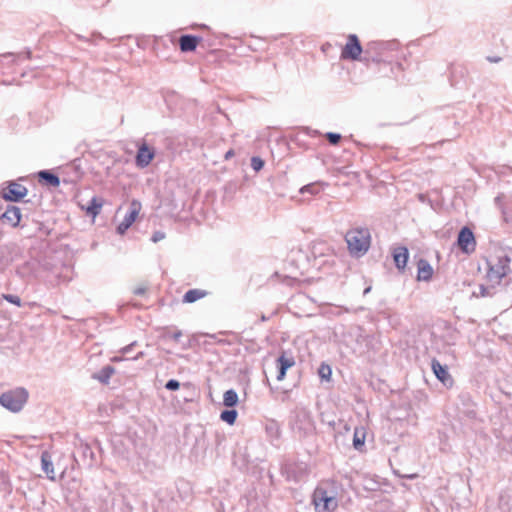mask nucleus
<instances>
[{"label":"nucleus","instance_id":"aec40b11","mask_svg":"<svg viewBox=\"0 0 512 512\" xmlns=\"http://www.w3.org/2000/svg\"><path fill=\"white\" fill-rule=\"evenodd\" d=\"M366 430L364 427H356L353 435V447L357 451H362L365 446Z\"/></svg>","mask_w":512,"mask_h":512},{"label":"nucleus","instance_id":"412c9836","mask_svg":"<svg viewBox=\"0 0 512 512\" xmlns=\"http://www.w3.org/2000/svg\"><path fill=\"white\" fill-rule=\"evenodd\" d=\"M495 204L497 207L501 210V213L503 215V219L506 222H509L512 220V203H504L501 196H497L495 198Z\"/></svg>","mask_w":512,"mask_h":512},{"label":"nucleus","instance_id":"20e7f679","mask_svg":"<svg viewBox=\"0 0 512 512\" xmlns=\"http://www.w3.org/2000/svg\"><path fill=\"white\" fill-rule=\"evenodd\" d=\"M370 231L368 228H353L346 235L345 240L352 255L362 256L370 247Z\"/></svg>","mask_w":512,"mask_h":512},{"label":"nucleus","instance_id":"393cba45","mask_svg":"<svg viewBox=\"0 0 512 512\" xmlns=\"http://www.w3.org/2000/svg\"><path fill=\"white\" fill-rule=\"evenodd\" d=\"M239 402V397L234 389L227 390L223 395V405L228 408L235 407Z\"/></svg>","mask_w":512,"mask_h":512},{"label":"nucleus","instance_id":"473e14b6","mask_svg":"<svg viewBox=\"0 0 512 512\" xmlns=\"http://www.w3.org/2000/svg\"><path fill=\"white\" fill-rule=\"evenodd\" d=\"M325 137L331 145H337L342 138L341 134L334 132H327Z\"/></svg>","mask_w":512,"mask_h":512},{"label":"nucleus","instance_id":"7ed1b4c3","mask_svg":"<svg viewBox=\"0 0 512 512\" xmlns=\"http://www.w3.org/2000/svg\"><path fill=\"white\" fill-rule=\"evenodd\" d=\"M289 426L294 433L304 437L312 433L315 423L311 412L305 407H296L290 415Z\"/></svg>","mask_w":512,"mask_h":512},{"label":"nucleus","instance_id":"ea45409f","mask_svg":"<svg viewBox=\"0 0 512 512\" xmlns=\"http://www.w3.org/2000/svg\"><path fill=\"white\" fill-rule=\"evenodd\" d=\"M234 154H235V153H234V150H233V149L228 150V151L225 153V156H224L225 160L230 159L231 157H233V156H234Z\"/></svg>","mask_w":512,"mask_h":512},{"label":"nucleus","instance_id":"c03bdc74","mask_svg":"<svg viewBox=\"0 0 512 512\" xmlns=\"http://www.w3.org/2000/svg\"><path fill=\"white\" fill-rule=\"evenodd\" d=\"M120 360H121V358H120V357H117V356H115V357H113V358H112V361H114V362H117V361H120Z\"/></svg>","mask_w":512,"mask_h":512},{"label":"nucleus","instance_id":"a878e982","mask_svg":"<svg viewBox=\"0 0 512 512\" xmlns=\"http://www.w3.org/2000/svg\"><path fill=\"white\" fill-rule=\"evenodd\" d=\"M79 450L84 458H88L90 460L89 466H93L96 461V456L91 446L88 443H81L79 446Z\"/></svg>","mask_w":512,"mask_h":512},{"label":"nucleus","instance_id":"0eeeda50","mask_svg":"<svg viewBox=\"0 0 512 512\" xmlns=\"http://www.w3.org/2000/svg\"><path fill=\"white\" fill-rule=\"evenodd\" d=\"M362 53L361 43L355 34H350L347 43L342 48L341 58L348 60H358Z\"/></svg>","mask_w":512,"mask_h":512},{"label":"nucleus","instance_id":"72a5a7b5","mask_svg":"<svg viewBox=\"0 0 512 512\" xmlns=\"http://www.w3.org/2000/svg\"><path fill=\"white\" fill-rule=\"evenodd\" d=\"M3 299H5L7 302L14 304L16 306H21V299L19 296L14 294H4Z\"/></svg>","mask_w":512,"mask_h":512},{"label":"nucleus","instance_id":"6e6552de","mask_svg":"<svg viewBox=\"0 0 512 512\" xmlns=\"http://www.w3.org/2000/svg\"><path fill=\"white\" fill-rule=\"evenodd\" d=\"M141 209V203L137 200H132L129 211L126 213L122 222L117 226V233L123 235L135 222L139 211Z\"/></svg>","mask_w":512,"mask_h":512},{"label":"nucleus","instance_id":"b1692460","mask_svg":"<svg viewBox=\"0 0 512 512\" xmlns=\"http://www.w3.org/2000/svg\"><path fill=\"white\" fill-rule=\"evenodd\" d=\"M207 294L206 291L200 290V289H190L188 290L184 296H183V302L184 303H193L203 297H205Z\"/></svg>","mask_w":512,"mask_h":512},{"label":"nucleus","instance_id":"c85d7f7f","mask_svg":"<svg viewBox=\"0 0 512 512\" xmlns=\"http://www.w3.org/2000/svg\"><path fill=\"white\" fill-rule=\"evenodd\" d=\"M318 375L322 380H330L332 369L328 364L322 363L318 369Z\"/></svg>","mask_w":512,"mask_h":512},{"label":"nucleus","instance_id":"1a4fd4ad","mask_svg":"<svg viewBox=\"0 0 512 512\" xmlns=\"http://www.w3.org/2000/svg\"><path fill=\"white\" fill-rule=\"evenodd\" d=\"M457 243L459 248L465 253H471L475 250L476 241L472 230L465 226L458 233Z\"/></svg>","mask_w":512,"mask_h":512},{"label":"nucleus","instance_id":"dca6fc26","mask_svg":"<svg viewBox=\"0 0 512 512\" xmlns=\"http://www.w3.org/2000/svg\"><path fill=\"white\" fill-rule=\"evenodd\" d=\"M418 273L417 280L418 281H429L433 275V268L430 263L426 259H419L417 263Z\"/></svg>","mask_w":512,"mask_h":512},{"label":"nucleus","instance_id":"5701e85b","mask_svg":"<svg viewBox=\"0 0 512 512\" xmlns=\"http://www.w3.org/2000/svg\"><path fill=\"white\" fill-rule=\"evenodd\" d=\"M265 431L271 439H278L281 435L280 424L275 420L266 422Z\"/></svg>","mask_w":512,"mask_h":512},{"label":"nucleus","instance_id":"c9c22d12","mask_svg":"<svg viewBox=\"0 0 512 512\" xmlns=\"http://www.w3.org/2000/svg\"><path fill=\"white\" fill-rule=\"evenodd\" d=\"M165 238V233L162 231H156L153 233L151 240L157 243Z\"/></svg>","mask_w":512,"mask_h":512},{"label":"nucleus","instance_id":"e433bc0d","mask_svg":"<svg viewBox=\"0 0 512 512\" xmlns=\"http://www.w3.org/2000/svg\"><path fill=\"white\" fill-rule=\"evenodd\" d=\"M135 345H136V341H134V342L130 343L129 345H127V346L123 347V348L121 349V351H120V352H121L122 354H128V353H130V352L132 351V348H133Z\"/></svg>","mask_w":512,"mask_h":512},{"label":"nucleus","instance_id":"a211bd4d","mask_svg":"<svg viewBox=\"0 0 512 512\" xmlns=\"http://www.w3.org/2000/svg\"><path fill=\"white\" fill-rule=\"evenodd\" d=\"M39 182L44 183L50 187H58L60 185V178L50 170H41L38 172Z\"/></svg>","mask_w":512,"mask_h":512},{"label":"nucleus","instance_id":"9d476101","mask_svg":"<svg viewBox=\"0 0 512 512\" xmlns=\"http://www.w3.org/2000/svg\"><path fill=\"white\" fill-rule=\"evenodd\" d=\"M154 157L155 150L143 142L138 146V151L135 157L136 166L139 168H146L152 162Z\"/></svg>","mask_w":512,"mask_h":512},{"label":"nucleus","instance_id":"49530a36","mask_svg":"<svg viewBox=\"0 0 512 512\" xmlns=\"http://www.w3.org/2000/svg\"><path fill=\"white\" fill-rule=\"evenodd\" d=\"M261 319H262V321L267 320V318H266L264 315L262 316V318H261Z\"/></svg>","mask_w":512,"mask_h":512},{"label":"nucleus","instance_id":"f8f14e48","mask_svg":"<svg viewBox=\"0 0 512 512\" xmlns=\"http://www.w3.org/2000/svg\"><path fill=\"white\" fill-rule=\"evenodd\" d=\"M21 209L15 205H7L1 219L4 223L9 224L11 227H17L21 221Z\"/></svg>","mask_w":512,"mask_h":512},{"label":"nucleus","instance_id":"37998d69","mask_svg":"<svg viewBox=\"0 0 512 512\" xmlns=\"http://www.w3.org/2000/svg\"><path fill=\"white\" fill-rule=\"evenodd\" d=\"M370 290H371V287H367V288L364 290L363 294H364V295L368 294V293L370 292Z\"/></svg>","mask_w":512,"mask_h":512},{"label":"nucleus","instance_id":"4c0bfd02","mask_svg":"<svg viewBox=\"0 0 512 512\" xmlns=\"http://www.w3.org/2000/svg\"><path fill=\"white\" fill-rule=\"evenodd\" d=\"M145 292H146V287H144V286H139V287L135 288L133 291V293L138 296L143 295Z\"/></svg>","mask_w":512,"mask_h":512},{"label":"nucleus","instance_id":"ddd939ff","mask_svg":"<svg viewBox=\"0 0 512 512\" xmlns=\"http://www.w3.org/2000/svg\"><path fill=\"white\" fill-rule=\"evenodd\" d=\"M277 362V380L282 381L287 373V370L295 365V360L293 356H287L285 352H283L276 360Z\"/></svg>","mask_w":512,"mask_h":512},{"label":"nucleus","instance_id":"bb28decb","mask_svg":"<svg viewBox=\"0 0 512 512\" xmlns=\"http://www.w3.org/2000/svg\"><path fill=\"white\" fill-rule=\"evenodd\" d=\"M237 416L238 412L233 408L223 410L220 413V419L229 425H233L236 422Z\"/></svg>","mask_w":512,"mask_h":512},{"label":"nucleus","instance_id":"7c9ffc66","mask_svg":"<svg viewBox=\"0 0 512 512\" xmlns=\"http://www.w3.org/2000/svg\"><path fill=\"white\" fill-rule=\"evenodd\" d=\"M22 55H24L25 58L30 59L31 52L26 51L25 53H19V54H14L12 52H8V53L0 54V58L13 57L12 63H16L17 59H19Z\"/></svg>","mask_w":512,"mask_h":512},{"label":"nucleus","instance_id":"79ce46f5","mask_svg":"<svg viewBox=\"0 0 512 512\" xmlns=\"http://www.w3.org/2000/svg\"><path fill=\"white\" fill-rule=\"evenodd\" d=\"M144 353L143 352H139L135 357H133L132 359L133 360H136V359H139L141 357H143Z\"/></svg>","mask_w":512,"mask_h":512},{"label":"nucleus","instance_id":"a18cd8bd","mask_svg":"<svg viewBox=\"0 0 512 512\" xmlns=\"http://www.w3.org/2000/svg\"><path fill=\"white\" fill-rule=\"evenodd\" d=\"M71 166H72L74 169H76V170H78V168H79V167L75 164V162H73Z\"/></svg>","mask_w":512,"mask_h":512},{"label":"nucleus","instance_id":"423d86ee","mask_svg":"<svg viewBox=\"0 0 512 512\" xmlns=\"http://www.w3.org/2000/svg\"><path fill=\"white\" fill-rule=\"evenodd\" d=\"M28 193V189L15 181H9L6 183V186L2 187L0 194L1 197L9 202H19L21 201Z\"/></svg>","mask_w":512,"mask_h":512},{"label":"nucleus","instance_id":"cd10ccee","mask_svg":"<svg viewBox=\"0 0 512 512\" xmlns=\"http://www.w3.org/2000/svg\"><path fill=\"white\" fill-rule=\"evenodd\" d=\"M496 287L497 286H492L491 283H488V285L481 284L479 286V293L474 292L473 294L477 297H492L496 293Z\"/></svg>","mask_w":512,"mask_h":512},{"label":"nucleus","instance_id":"a19ab883","mask_svg":"<svg viewBox=\"0 0 512 512\" xmlns=\"http://www.w3.org/2000/svg\"><path fill=\"white\" fill-rule=\"evenodd\" d=\"M487 60L491 63H498L499 61H501V58L500 57H487Z\"/></svg>","mask_w":512,"mask_h":512},{"label":"nucleus","instance_id":"f257e3e1","mask_svg":"<svg viewBox=\"0 0 512 512\" xmlns=\"http://www.w3.org/2000/svg\"><path fill=\"white\" fill-rule=\"evenodd\" d=\"M341 491V485L337 481L333 479L321 481L312 495L315 512L335 511L338 507V496Z\"/></svg>","mask_w":512,"mask_h":512},{"label":"nucleus","instance_id":"6ab92c4d","mask_svg":"<svg viewBox=\"0 0 512 512\" xmlns=\"http://www.w3.org/2000/svg\"><path fill=\"white\" fill-rule=\"evenodd\" d=\"M41 467L44 473L47 475V477L54 481L55 480V474H54V466L52 462V457L48 451H44L41 454Z\"/></svg>","mask_w":512,"mask_h":512},{"label":"nucleus","instance_id":"39448f33","mask_svg":"<svg viewBox=\"0 0 512 512\" xmlns=\"http://www.w3.org/2000/svg\"><path fill=\"white\" fill-rule=\"evenodd\" d=\"M28 397V391L23 387H18L3 392L0 395V405L13 413H17L23 409Z\"/></svg>","mask_w":512,"mask_h":512},{"label":"nucleus","instance_id":"4be33fe9","mask_svg":"<svg viewBox=\"0 0 512 512\" xmlns=\"http://www.w3.org/2000/svg\"><path fill=\"white\" fill-rule=\"evenodd\" d=\"M102 206H103L102 199L94 196L90 200V202L87 205V207L85 208V210L89 216L96 217L100 213Z\"/></svg>","mask_w":512,"mask_h":512},{"label":"nucleus","instance_id":"f03ea898","mask_svg":"<svg viewBox=\"0 0 512 512\" xmlns=\"http://www.w3.org/2000/svg\"><path fill=\"white\" fill-rule=\"evenodd\" d=\"M486 280L492 286H500L503 279L509 277L511 270V258L504 254L491 256L486 260Z\"/></svg>","mask_w":512,"mask_h":512},{"label":"nucleus","instance_id":"2eb2a0df","mask_svg":"<svg viewBox=\"0 0 512 512\" xmlns=\"http://www.w3.org/2000/svg\"><path fill=\"white\" fill-rule=\"evenodd\" d=\"M409 258L408 249L404 246H399L393 250V259L395 266L398 270H404Z\"/></svg>","mask_w":512,"mask_h":512},{"label":"nucleus","instance_id":"4468645a","mask_svg":"<svg viewBox=\"0 0 512 512\" xmlns=\"http://www.w3.org/2000/svg\"><path fill=\"white\" fill-rule=\"evenodd\" d=\"M201 37L185 34L179 38V47L182 52H192L197 48L198 43L201 41Z\"/></svg>","mask_w":512,"mask_h":512},{"label":"nucleus","instance_id":"f3484780","mask_svg":"<svg viewBox=\"0 0 512 512\" xmlns=\"http://www.w3.org/2000/svg\"><path fill=\"white\" fill-rule=\"evenodd\" d=\"M115 373V368L111 365L102 367L98 372L92 374V379L97 380L103 385H108L111 376Z\"/></svg>","mask_w":512,"mask_h":512},{"label":"nucleus","instance_id":"58836bf2","mask_svg":"<svg viewBox=\"0 0 512 512\" xmlns=\"http://www.w3.org/2000/svg\"><path fill=\"white\" fill-rule=\"evenodd\" d=\"M181 336H182V332H181V331H176V332H174V333L172 334L171 338H172L174 341L178 342V341L180 340Z\"/></svg>","mask_w":512,"mask_h":512},{"label":"nucleus","instance_id":"9b49d317","mask_svg":"<svg viewBox=\"0 0 512 512\" xmlns=\"http://www.w3.org/2000/svg\"><path fill=\"white\" fill-rule=\"evenodd\" d=\"M431 368L436 378L445 386L450 387L453 385V378L448 372L446 365H442L438 360L432 359Z\"/></svg>","mask_w":512,"mask_h":512},{"label":"nucleus","instance_id":"f704fd0d","mask_svg":"<svg viewBox=\"0 0 512 512\" xmlns=\"http://www.w3.org/2000/svg\"><path fill=\"white\" fill-rule=\"evenodd\" d=\"M165 388L170 391H176L180 388V382L176 379H170L166 382Z\"/></svg>","mask_w":512,"mask_h":512},{"label":"nucleus","instance_id":"c756f323","mask_svg":"<svg viewBox=\"0 0 512 512\" xmlns=\"http://www.w3.org/2000/svg\"><path fill=\"white\" fill-rule=\"evenodd\" d=\"M299 192L301 194L309 193L311 195H316L320 192V188L315 183H310L305 186H303Z\"/></svg>","mask_w":512,"mask_h":512},{"label":"nucleus","instance_id":"2f4dec72","mask_svg":"<svg viewBox=\"0 0 512 512\" xmlns=\"http://www.w3.org/2000/svg\"><path fill=\"white\" fill-rule=\"evenodd\" d=\"M264 160L259 156H253L251 158V167L254 171L258 172L264 167Z\"/></svg>","mask_w":512,"mask_h":512}]
</instances>
